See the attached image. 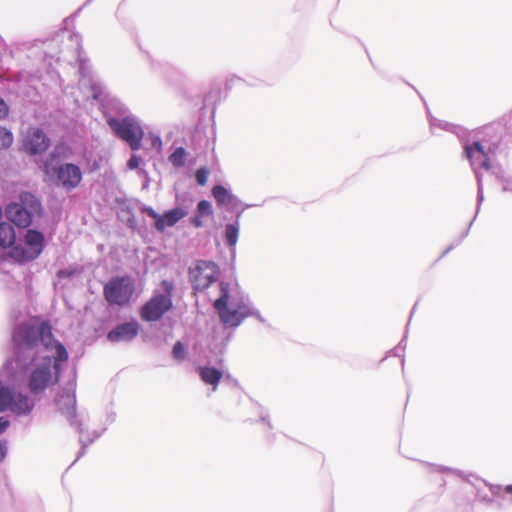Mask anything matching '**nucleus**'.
I'll return each mask as SVG.
<instances>
[{
  "instance_id": "1",
  "label": "nucleus",
  "mask_w": 512,
  "mask_h": 512,
  "mask_svg": "<svg viewBox=\"0 0 512 512\" xmlns=\"http://www.w3.org/2000/svg\"><path fill=\"white\" fill-rule=\"evenodd\" d=\"M39 341L47 349L51 348L55 342L52 327L47 321L33 318L18 324L12 334L13 357L6 361L3 369L11 375L18 370H24L28 363L34 360V355L29 353Z\"/></svg>"
},
{
  "instance_id": "2",
  "label": "nucleus",
  "mask_w": 512,
  "mask_h": 512,
  "mask_svg": "<svg viewBox=\"0 0 512 512\" xmlns=\"http://www.w3.org/2000/svg\"><path fill=\"white\" fill-rule=\"evenodd\" d=\"M41 212V202L29 192H22L18 201L9 203L5 208L7 219L20 228L29 227L33 217L40 216Z\"/></svg>"
},
{
  "instance_id": "3",
  "label": "nucleus",
  "mask_w": 512,
  "mask_h": 512,
  "mask_svg": "<svg viewBox=\"0 0 512 512\" xmlns=\"http://www.w3.org/2000/svg\"><path fill=\"white\" fill-rule=\"evenodd\" d=\"M219 288L220 296L214 301L213 306L225 326L237 327L245 318L250 316V309L245 304H239L234 308H229V284L220 282Z\"/></svg>"
},
{
  "instance_id": "4",
  "label": "nucleus",
  "mask_w": 512,
  "mask_h": 512,
  "mask_svg": "<svg viewBox=\"0 0 512 512\" xmlns=\"http://www.w3.org/2000/svg\"><path fill=\"white\" fill-rule=\"evenodd\" d=\"M160 286L164 294L154 295L141 307L140 316L145 321L159 320L173 306V282L162 280Z\"/></svg>"
},
{
  "instance_id": "5",
  "label": "nucleus",
  "mask_w": 512,
  "mask_h": 512,
  "mask_svg": "<svg viewBox=\"0 0 512 512\" xmlns=\"http://www.w3.org/2000/svg\"><path fill=\"white\" fill-rule=\"evenodd\" d=\"M134 291V282L130 276L113 277L103 287L104 298L112 306L129 304Z\"/></svg>"
},
{
  "instance_id": "6",
  "label": "nucleus",
  "mask_w": 512,
  "mask_h": 512,
  "mask_svg": "<svg viewBox=\"0 0 512 512\" xmlns=\"http://www.w3.org/2000/svg\"><path fill=\"white\" fill-rule=\"evenodd\" d=\"M59 372L52 370V359L45 357L43 362L35 366L27 380V388L34 396L42 394L47 388L57 384Z\"/></svg>"
},
{
  "instance_id": "7",
  "label": "nucleus",
  "mask_w": 512,
  "mask_h": 512,
  "mask_svg": "<svg viewBox=\"0 0 512 512\" xmlns=\"http://www.w3.org/2000/svg\"><path fill=\"white\" fill-rule=\"evenodd\" d=\"M25 245H13L9 251V257L17 263H25L36 259L43 251L44 236L33 229L27 230L24 236Z\"/></svg>"
},
{
  "instance_id": "8",
  "label": "nucleus",
  "mask_w": 512,
  "mask_h": 512,
  "mask_svg": "<svg viewBox=\"0 0 512 512\" xmlns=\"http://www.w3.org/2000/svg\"><path fill=\"white\" fill-rule=\"evenodd\" d=\"M107 123L114 134L127 142L132 150H139L142 147L144 131L134 119L129 117L120 120L110 118Z\"/></svg>"
},
{
  "instance_id": "9",
  "label": "nucleus",
  "mask_w": 512,
  "mask_h": 512,
  "mask_svg": "<svg viewBox=\"0 0 512 512\" xmlns=\"http://www.w3.org/2000/svg\"><path fill=\"white\" fill-rule=\"evenodd\" d=\"M218 274V266L211 261H198L189 271L190 282L196 291L208 288L216 281Z\"/></svg>"
},
{
  "instance_id": "10",
  "label": "nucleus",
  "mask_w": 512,
  "mask_h": 512,
  "mask_svg": "<svg viewBox=\"0 0 512 512\" xmlns=\"http://www.w3.org/2000/svg\"><path fill=\"white\" fill-rule=\"evenodd\" d=\"M49 146L50 139L45 132L38 127L29 128L22 141V149L29 155L42 154Z\"/></svg>"
},
{
  "instance_id": "11",
  "label": "nucleus",
  "mask_w": 512,
  "mask_h": 512,
  "mask_svg": "<svg viewBox=\"0 0 512 512\" xmlns=\"http://www.w3.org/2000/svg\"><path fill=\"white\" fill-rule=\"evenodd\" d=\"M55 174L60 185L66 190L75 189L82 180L80 168L72 163L61 164L55 169Z\"/></svg>"
},
{
  "instance_id": "12",
  "label": "nucleus",
  "mask_w": 512,
  "mask_h": 512,
  "mask_svg": "<svg viewBox=\"0 0 512 512\" xmlns=\"http://www.w3.org/2000/svg\"><path fill=\"white\" fill-rule=\"evenodd\" d=\"M137 333V323L130 322L118 325L108 333L107 338L111 342L129 341L135 338Z\"/></svg>"
},
{
  "instance_id": "13",
  "label": "nucleus",
  "mask_w": 512,
  "mask_h": 512,
  "mask_svg": "<svg viewBox=\"0 0 512 512\" xmlns=\"http://www.w3.org/2000/svg\"><path fill=\"white\" fill-rule=\"evenodd\" d=\"M465 152L472 163H478L483 169L490 170L491 164L489 157L479 142H474L472 145L466 146Z\"/></svg>"
},
{
  "instance_id": "14",
  "label": "nucleus",
  "mask_w": 512,
  "mask_h": 512,
  "mask_svg": "<svg viewBox=\"0 0 512 512\" xmlns=\"http://www.w3.org/2000/svg\"><path fill=\"white\" fill-rule=\"evenodd\" d=\"M198 372L202 381L206 384L212 385L215 390L222 378V372L216 368L201 366Z\"/></svg>"
},
{
  "instance_id": "15",
  "label": "nucleus",
  "mask_w": 512,
  "mask_h": 512,
  "mask_svg": "<svg viewBox=\"0 0 512 512\" xmlns=\"http://www.w3.org/2000/svg\"><path fill=\"white\" fill-rule=\"evenodd\" d=\"M16 234L13 226L9 223H0V247L9 248L15 244Z\"/></svg>"
},
{
  "instance_id": "16",
  "label": "nucleus",
  "mask_w": 512,
  "mask_h": 512,
  "mask_svg": "<svg viewBox=\"0 0 512 512\" xmlns=\"http://www.w3.org/2000/svg\"><path fill=\"white\" fill-rule=\"evenodd\" d=\"M187 215V211L182 208H174L169 211H166L164 215H161L163 219L164 230L167 227L175 225L179 220L184 218Z\"/></svg>"
},
{
  "instance_id": "17",
  "label": "nucleus",
  "mask_w": 512,
  "mask_h": 512,
  "mask_svg": "<svg viewBox=\"0 0 512 512\" xmlns=\"http://www.w3.org/2000/svg\"><path fill=\"white\" fill-rule=\"evenodd\" d=\"M212 195L217 201L218 205H230L233 201V196L222 185H216L212 189Z\"/></svg>"
},
{
  "instance_id": "18",
  "label": "nucleus",
  "mask_w": 512,
  "mask_h": 512,
  "mask_svg": "<svg viewBox=\"0 0 512 512\" xmlns=\"http://www.w3.org/2000/svg\"><path fill=\"white\" fill-rule=\"evenodd\" d=\"M56 356L54 358L53 369L55 372L59 370V363L68 359V352L63 344L55 342Z\"/></svg>"
},
{
  "instance_id": "19",
  "label": "nucleus",
  "mask_w": 512,
  "mask_h": 512,
  "mask_svg": "<svg viewBox=\"0 0 512 512\" xmlns=\"http://www.w3.org/2000/svg\"><path fill=\"white\" fill-rule=\"evenodd\" d=\"M186 161V151L182 147H178L175 151L169 156V162L175 167L184 166Z\"/></svg>"
},
{
  "instance_id": "20",
  "label": "nucleus",
  "mask_w": 512,
  "mask_h": 512,
  "mask_svg": "<svg viewBox=\"0 0 512 512\" xmlns=\"http://www.w3.org/2000/svg\"><path fill=\"white\" fill-rule=\"evenodd\" d=\"M239 234V227L234 224H228L225 228V239L229 246H234L237 243Z\"/></svg>"
},
{
  "instance_id": "21",
  "label": "nucleus",
  "mask_w": 512,
  "mask_h": 512,
  "mask_svg": "<svg viewBox=\"0 0 512 512\" xmlns=\"http://www.w3.org/2000/svg\"><path fill=\"white\" fill-rule=\"evenodd\" d=\"M14 141L13 134L10 130L0 126V150L8 149Z\"/></svg>"
},
{
  "instance_id": "22",
  "label": "nucleus",
  "mask_w": 512,
  "mask_h": 512,
  "mask_svg": "<svg viewBox=\"0 0 512 512\" xmlns=\"http://www.w3.org/2000/svg\"><path fill=\"white\" fill-rule=\"evenodd\" d=\"M143 213L148 215L149 217L153 218L155 220V229L163 232L164 231V225H163V219L161 218V215H159L153 208L151 207H145L143 208Z\"/></svg>"
},
{
  "instance_id": "23",
  "label": "nucleus",
  "mask_w": 512,
  "mask_h": 512,
  "mask_svg": "<svg viewBox=\"0 0 512 512\" xmlns=\"http://www.w3.org/2000/svg\"><path fill=\"white\" fill-rule=\"evenodd\" d=\"M197 213L203 217H209L213 215L212 205L207 200H201L197 204Z\"/></svg>"
},
{
  "instance_id": "24",
  "label": "nucleus",
  "mask_w": 512,
  "mask_h": 512,
  "mask_svg": "<svg viewBox=\"0 0 512 512\" xmlns=\"http://www.w3.org/2000/svg\"><path fill=\"white\" fill-rule=\"evenodd\" d=\"M209 170L205 167L199 168L195 173V179L198 185L204 186L207 183Z\"/></svg>"
},
{
  "instance_id": "25",
  "label": "nucleus",
  "mask_w": 512,
  "mask_h": 512,
  "mask_svg": "<svg viewBox=\"0 0 512 512\" xmlns=\"http://www.w3.org/2000/svg\"><path fill=\"white\" fill-rule=\"evenodd\" d=\"M173 357L178 360H183L186 355V349L182 342L178 341L174 344L172 350Z\"/></svg>"
},
{
  "instance_id": "26",
  "label": "nucleus",
  "mask_w": 512,
  "mask_h": 512,
  "mask_svg": "<svg viewBox=\"0 0 512 512\" xmlns=\"http://www.w3.org/2000/svg\"><path fill=\"white\" fill-rule=\"evenodd\" d=\"M9 112V106L4 99L0 97V119H6L9 116Z\"/></svg>"
},
{
  "instance_id": "27",
  "label": "nucleus",
  "mask_w": 512,
  "mask_h": 512,
  "mask_svg": "<svg viewBox=\"0 0 512 512\" xmlns=\"http://www.w3.org/2000/svg\"><path fill=\"white\" fill-rule=\"evenodd\" d=\"M203 218V216H200L198 213H196V215L190 219V222L193 226L199 228L203 226Z\"/></svg>"
},
{
  "instance_id": "28",
  "label": "nucleus",
  "mask_w": 512,
  "mask_h": 512,
  "mask_svg": "<svg viewBox=\"0 0 512 512\" xmlns=\"http://www.w3.org/2000/svg\"><path fill=\"white\" fill-rule=\"evenodd\" d=\"M139 163H140V159L136 155H132L131 158L129 159L127 165L129 167V169L134 170V169L138 168Z\"/></svg>"
},
{
  "instance_id": "29",
  "label": "nucleus",
  "mask_w": 512,
  "mask_h": 512,
  "mask_svg": "<svg viewBox=\"0 0 512 512\" xmlns=\"http://www.w3.org/2000/svg\"><path fill=\"white\" fill-rule=\"evenodd\" d=\"M10 425V422L5 417H0V434H2Z\"/></svg>"
},
{
  "instance_id": "30",
  "label": "nucleus",
  "mask_w": 512,
  "mask_h": 512,
  "mask_svg": "<svg viewBox=\"0 0 512 512\" xmlns=\"http://www.w3.org/2000/svg\"><path fill=\"white\" fill-rule=\"evenodd\" d=\"M7 454L6 442L0 441V461H3Z\"/></svg>"
},
{
  "instance_id": "31",
  "label": "nucleus",
  "mask_w": 512,
  "mask_h": 512,
  "mask_svg": "<svg viewBox=\"0 0 512 512\" xmlns=\"http://www.w3.org/2000/svg\"><path fill=\"white\" fill-rule=\"evenodd\" d=\"M503 491L505 493H509V494H512V485H507L503 488Z\"/></svg>"
}]
</instances>
